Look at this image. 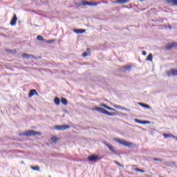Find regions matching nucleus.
Segmentation results:
<instances>
[{"label": "nucleus", "instance_id": "a878e982", "mask_svg": "<svg viewBox=\"0 0 177 177\" xmlns=\"http://www.w3.org/2000/svg\"><path fill=\"white\" fill-rule=\"evenodd\" d=\"M53 42H55V40L53 39H49V40H44V43L45 44H53Z\"/></svg>", "mask_w": 177, "mask_h": 177}, {"label": "nucleus", "instance_id": "c756f323", "mask_svg": "<svg viewBox=\"0 0 177 177\" xmlns=\"http://www.w3.org/2000/svg\"><path fill=\"white\" fill-rule=\"evenodd\" d=\"M113 162L115 164H117V165H118L119 167H124L121 163H120L117 160H114Z\"/></svg>", "mask_w": 177, "mask_h": 177}, {"label": "nucleus", "instance_id": "4c0bfd02", "mask_svg": "<svg viewBox=\"0 0 177 177\" xmlns=\"http://www.w3.org/2000/svg\"><path fill=\"white\" fill-rule=\"evenodd\" d=\"M169 28H172V26H171L170 25H169Z\"/></svg>", "mask_w": 177, "mask_h": 177}, {"label": "nucleus", "instance_id": "58836bf2", "mask_svg": "<svg viewBox=\"0 0 177 177\" xmlns=\"http://www.w3.org/2000/svg\"><path fill=\"white\" fill-rule=\"evenodd\" d=\"M174 139H176V140L177 141V137L174 138Z\"/></svg>", "mask_w": 177, "mask_h": 177}, {"label": "nucleus", "instance_id": "72a5a7b5", "mask_svg": "<svg viewBox=\"0 0 177 177\" xmlns=\"http://www.w3.org/2000/svg\"><path fill=\"white\" fill-rule=\"evenodd\" d=\"M171 45H172L173 48H175V47L177 46V43L176 42H173V43H171Z\"/></svg>", "mask_w": 177, "mask_h": 177}, {"label": "nucleus", "instance_id": "39448f33", "mask_svg": "<svg viewBox=\"0 0 177 177\" xmlns=\"http://www.w3.org/2000/svg\"><path fill=\"white\" fill-rule=\"evenodd\" d=\"M104 145L108 147V149L113 153L115 156H117V150L114 148V147L111 146L109 143L107 142H104Z\"/></svg>", "mask_w": 177, "mask_h": 177}, {"label": "nucleus", "instance_id": "2eb2a0df", "mask_svg": "<svg viewBox=\"0 0 177 177\" xmlns=\"http://www.w3.org/2000/svg\"><path fill=\"white\" fill-rule=\"evenodd\" d=\"M105 114L106 115H110L111 117H114V115H118V114H117L116 113L114 112H109V111H106Z\"/></svg>", "mask_w": 177, "mask_h": 177}, {"label": "nucleus", "instance_id": "ea45409f", "mask_svg": "<svg viewBox=\"0 0 177 177\" xmlns=\"http://www.w3.org/2000/svg\"><path fill=\"white\" fill-rule=\"evenodd\" d=\"M32 12L33 13H35V10H32Z\"/></svg>", "mask_w": 177, "mask_h": 177}, {"label": "nucleus", "instance_id": "0eeeda50", "mask_svg": "<svg viewBox=\"0 0 177 177\" xmlns=\"http://www.w3.org/2000/svg\"><path fill=\"white\" fill-rule=\"evenodd\" d=\"M88 161H97V160H100L98 155H91L88 157Z\"/></svg>", "mask_w": 177, "mask_h": 177}, {"label": "nucleus", "instance_id": "7c9ffc66", "mask_svg": "<svg viewBox=\"0 0 177 177\" xmlns=\"http://www.w3.org/2000/svg\"><path fill=\"white\" fill-rule=\"evenodd\" d=\"M88 55H89V53H88V52H84L82 53L83 57H86V56H88Z\"/></svg>", "mask_w": 177, "mask_h": 177}, {"label": "nucleus", "instance_id": "aec40b11", "mask_svg": "<svg viewBox=\"0 0 177 177\" xmlns=\"http://www.w3.org/2000/svg\"><path fill=\"white\" fill-rule=\"evenodd\" d=\"M138 104L141 106V107H145V109H151V107L149 106V104H146L142 102H139Z\"/></svg>", "mask_w": 177, "mask_h": 177}, {"label": "nucleus", "instance_id": "f704fd0d", "mask_svg": "<svg viewBox=\"0 0 177 177\" xmlns=\"http://www.w3.org/2000/svg\"><path fill=\"white\" fill-rule=\"evenodd\" d=\"M100 106L104 107V109H107V107H109V106H107L106 104H102Z\"/></svg>", "mask_w": 177, "mask_h": 177}, {"label": "nucleus", "instance_id": "1a4fd4ad", "mask_svg": "<svg viewBox=\"0 0 177 177\" xmlns=\"http://www.w3.org/2000/svg\"><path fill=\"white\" fill-rule=\"evenodd\" d=\"M16 23H17V15L14 14L13 17L10 21V26H16Z\"/></svg>", "mask_w": 177, "mask_h": 177}, {"label": "nucleus", "instance_id": "b1692460", "mask_svg": "<svg viewBox=\"0 0 177 177\" xmlns=\"http://www.w3.org/2000/svg\"><path fill=\"white\" fill-rule=\"evenodd\" d=\"M37 39L38 41H42L43 42H45V39H44V37L41 36V35H38L37 37Z\"/></svg>", "mask_w": 177, "mask_h": 177}, {"label": "nucleus", "instance_id": "6e6552de", "mask_svg": "<svg viewBox=\"0 0 177 177\" xmlns=\"http://www.w3.org/2000/svg\"><path fill=\"white\" fill-rule=\"evenodd\" d=\"M39 96V94H38V92H37V90L35 89H32L30 91L29 93H28V97H32V96Z\"/></svg>", "mask_w": 177, "mask_h": 177}, {"label": "nucleus", "instance_id": "473e14b6", "mask_svg": "<svg viewBox=\"0 0 177 177\" xmlns=\"http://www.w3.org/2000/svg\"><path fill=\"white\" fill-rule=\"evenodd\" d=\"M115 109H122V106L120 105H114Z\"/></svg>", "mask_w": 177, "mask_h": 177}, {"label": "nucleus", "instance_id": "ddd939ff", "mask_svg": "<svg viewBox=\"0 0 177 177\" xmlns=\"http://www.w3.org/2000/svg\"><path fill=\"white\" fill-rule=\"evenodd\" d=\"M73 31L76 34H84L86 30L85 29H75Z\"/></svg>", "mask_w": 177, "mask_h": 177}, {"label": "nucleus", "instance_id": "393cba45", "mask_svg": "<svg viewBox=\"0 0 177 177\" xmlns=\"http://www.w3.org/2000/svg\"><path fill=\"white\" fill-rule=\"evenodd\" d=\"M51 142H53V143H56V142H57V137L56 136H53L50 138Z\"/></svg>", "mask_w": 177, "mask_h": 177}, {"label": "nucleus", "instance_id": "a19ab883", "mask_svg": "<svg viewBox=\"0 0 177 177\" xmlns=\"http://www.w3.org/2000/svg\"><path fill=\"white\" fill-rule=\"evenodd\" d=\"M32 2H35V0H30Z\"/></svg>", "mask_w": 177, "mask_h": 177}, {"label": "nucleus", "instance_id": "412c9836", "mask_svg": "<svg viewBox=\"0 0 177 177\" xmlns=\"http://www.w3.org/2000/svg\"><path fill=\"white\" fill-rule=\"evenodd\" d=\"M163 136L165 138V139H168V138H175L174 135L169 133H165L163 134Z\"/></svg>", "mask_w": 177, "mask_h": 177}, {"label": "nucleus", "instance_id": "bb28decb", "mask_svg": "<svg viewBox=\"0 0 177 177\" xmlns=\"http://www.w3.org/2000/svg\"><path fill=\"white\" fill-rule=\"evenodd\" d=\"M33 171H39V166H34V167H31Z\"/></svg>", "mask_w": 177, "mask_h": 177}, {"label": "nucleus", "instance_id": "cd10ccee", "mask_svg": "<svg viewBox=\"0 0 177 177\" xmlns=\"http://www.w3.org/2000/svg\"><path fill=\"white\" fill-rule=\"evenodd\" d=\"M135 171H136V172H142V173H145V170L140 169H139V168H138V167H136V168L135 169Z\"/></svg>", "mask_w": 177, "mask_h": 177}, {"label": "nucleus", "instance_id": "9b49d317", "mask_svg": "<svg viewBox=\"0 0 177 177\" xmlns=\"http://www.w3.org/2000/svg\"><path fill=\"white\" fill-rule=\"evenodd\" d=\"M131 68H132V66L126 65L121 68V71H122V73H125V71H131Z\"/></svg>", "mask_w": 177, "mask_h": 177}, {"label": "nucleus", "instance_id": "7ed1b4c3", "mask_svg": "<svg viewBox=\"0 0 177 177\" xmlns=\"http://www.w3.org/2000/svg\"><path fill=\"white\" fill-rule=\"evenodd\" d=\"M55 129L57 131H66V129H70V125L63 124V125H56Z\"/></svg>", "mask_w": 177, "mask_h": 177}, {"label": "nucleus", "instance_id": "f03ea898", "mask_svg": "<svg viewBox=\"0 0 177 177\" xmlns=\"http://www.w3.org/2000/svg\"><path fill=\"white\" fill-rule=\"evenodd\" d=\"M81 5H82L83 6H97V3H93L92 1H87L83 0L80 4V6H81Z\"/></svg>", "mask_w": 177, "mask_h": 177}, {"label": "nucleus", "instance_id": "a211bd4d", "mask_svg": "<svg viewBox=\"0 0 177 177\" xmlns=\"http://www.w3.org/2000/svg\"><path fill=\"white\" fill-rule=\"evenodd\" d=\"M54 103L57 106H59V104H60V98H59V97H55L54 99Z\"/></svg>", "mask_w": 177, "mask_h": 177}, {"label": "nucleus", "instance_id": "4468645a", "mask_svg": "<svg viewBox=\"0 0 177 177\" xmlns=\"http://www.w3.org/2000/svg\"><path fill=\"white\" fill-rule=\"evenodd\" d=\"M95 110H97V111H100V113H102V114H106V110L102 107H96Z\"/></svg>", "mask_w": 177, "mask_h": 177}, {"label": "nucleus", "instance_id": "f8f14e48", "mask_svg": "<svg viewBox=\"0 0 177 177\" xmlns=\"http://www.w3.org/2000/svg\"><path fill=\"white\" fill-rule=\"evenodd\" d=\"M22 57L24 59H30V57H32V59H35V56L31 55V54H28V53H23L22 54Z\"/></svg>", "mask_w": 177, "mask_h": 177}, {"label": "nucleus", "instance_id": "4be33fe9", "mask_svg": "<svg viewBox=\"0 0 177 177\" xmlns=\"http://www.w3.org/2000/svg\"><path fill=\"white\" fill-rule=\"evenodd\" d=\"M146 60H147V62H151V61L153 60V54H151V53L149 54V55L147 56Z\"/></svg>", "mask_w": 177, "mask_h": 177}, {"label": "nucleus", "instance_id": "f3484780", "mask_svg": "<svg viewBox=\"0 0 177 177\" xmlns=\"http://www.w3.org/2000/svg\"><path fill=\"white\" fill-rule=\"evenodd\" d=\"M169 5H177V0H167Z\"/></svg>", "mask_w": 177, "mask_h": 177}, {"label": "nucleus", "instance_id": "dca6fc26", "mask_svg": "<svg viewBox=\"0 0 177 177\" xmlns=\"http://www.w3.org/2000/svg\"><path fill=\"white\" fill-rule=\"evenodd\" d=\"M61 103L62 104H64V106H67V104H68V101H67V99H66L65 97H62Z\"/></svg>", "mask_w": 177, "mask_h": 177}, {"label": "nucleus", "instance_id": "5701e85b", "mask_svg": "<svg viewBox=\"0 0 177 177\" xmlns=\"http://www.w3.org/2000/svg\"><path fill=\"white\" fill-rule=\"evenodd\" d=\"M172 48H174V46H172V43H169L165 46V48L167 50L172 49Z\"/></svg>", "mask_w": 177, "mask_h": 177}, {"label": "nucleus", "instance_id": "e433bc0d", "mask_svg": "<svg viewBox=\"0 0 177 177\" xmlns=\"http://www.w3.org/2000/svg\"><path fill=\"white\" fill-rule=\"evenodd\" d=\"M122 110H127V109L126 108H124V107H122V108H120Z\"/></svg>", "mask_w": 177, "mask_h": 177}, {"label": "nucleus", "instance_id": "20e7f679", "mask_svg": "<svg viewBox=\"0 0 177 177\" xmlns=\"http://www.w3.org/2000/svg\"><path fill=\"white\" fill-rule=\"evenodd\" d=\"M116 142L120 145H122V146H127V147H130L132 145V142H129L125 140L117 139Z\"/></svg>", "mask_w": 177, "mask_h": 177}, {"label": "nucleus", "instance_id": "c85d7f7f", "mask_svg": "<svg viewBox=\"0 0 177 177\" xmlns=\"http://www.w3.org/2000/svg\"><path fill=\"white\" fill-rule=\"evenodd\" d=\"M153 161H160V162H162V159L158 158H153Z\"/></svg>", "mask_w": 177, "mask_h": 177}, {"label": "nucleus", "instance_id": "423d86ee", "mask_svg": "<svg viewBox=\"0 0 177 177\" xmlns=\"http://www.w3.org/2000/svg\"><path fill=\"white\" fill-rule=\"evenodd\" d=\"M167 77H171V76H176L177 75V69L175 68H171L169 71H167L166 73Z\"/></svg>", "mask_w": 177, "mask_h": 177}, {"label": "nucleus", "instance_id": "79ce46f5", "mask_svg": "<svg viewBox=\"0 0 177 177\" xmlns=\"http://www.w3.org/2000/svg\"><path fill=\"white\" fill-rule=\"evenodd\" d=\"M140 2H143V0H140Z\"/></svg>", "mask_w": 177, "mask_h": 177}, {"label": "nucleus", "instance_id": "9d476101", "mask_svg": "<svg viewBox=\"0 0 177 177\" xmlns=\"http://www.w3.org/2000/svg\"><path fill=\"white\" fill-rule=\"evenodd\" d=\"M134 121L138 124H142L143 125H146V124H150V121L149 120H140L139 119H135Z\"/></svg>", "mask_w": 177, "mask_h": 177}, {"label": "nucleus", "instance_id": "6ab92c4d", "mask_svg": "<svg viewBox=\"0 0 177 177\" xmlns=\"http://www.w3.org/2000/svg\"><path fill=\"white\" fill-rule=\"evenodd\" d=\"M129 2V0H116V3H128Z\"/></svg>", "mask_w": 177, "mask_h": 177}, {"label": "nucleus", "instance_id": "c9c22d12", "mask_svg": "<svg viewBox=\"0 0 177 177\" xmlns=\"http://www.w3.org/2000/svg\"><path fill=\"white\" fill-rule=\"evenodd\" d=\"M142 53L143 56H146V55H147V52H146L145 50H143L142 52Z\"/></svg>", "mask_w": 177, "mask_h": 177}, {"label": "nucleus", "instance_id": "f257e3e1", "mask_svg": "<svg viewBox=\"0 0 177 177\" xmlns=\"http://www.w3.org/2000/svg\"><path fill=\"white\" fill-rule=\"evenodd\" d=\"M19 136H26L27 138H29V136H41V132L39 131H35L34 130H29L27 131H25L24 133H19Z\"/></svg>", "mask_w": 177, "mask_h": 177}, {"label": "nucleus", "instance_id": "2f4dec72", "mask_svg": "<svg viewBox=\"0 0 177 177\" xmlns=\"http://www.w3.org/2000/svg\"><path fill=\"white\" fill-rule=\"evenodd\" d=\"M106 109L107 110H110L111 111H117L116 109H114L113 108H111L110 106H108Z\"/></svg>", "mask_w": 177, "mask_h": 177}]
</instances>
